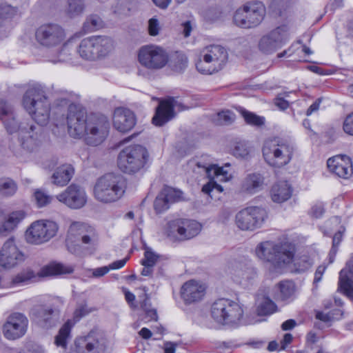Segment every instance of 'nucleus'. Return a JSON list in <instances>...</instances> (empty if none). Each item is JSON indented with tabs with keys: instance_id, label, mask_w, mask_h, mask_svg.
I'll return each instance as SVG.
<instances>
[{
	"instance_id": "obj_56",
	"label": "nucleus",
	"mask_w": 353,
	"mask_h": 353,
	"mask_svg": "<svg viewBox=\"0 0 353 353\" xmlns=\"http://www.w3.org/2000/svg\"><path fill=\"white\" fill-rule=\"evenodd\" d=\"M70 339V332H59L55 337L54 343L57 346H60L65 349L67 343Z\"/></svg>"
},
{
	"instance_id": "obj_45",
	"label": "nucleus",
	"mask_w": 353,
	"mask_h": 353,
	"mask_svg": "<svg viewBox=\"0 0 353 353\" xmlns=\"http://www.w3.org/2000/svg\"><path fill=\"white\" fill-rule=\"evenodd\" d=\"M18 189L16 182L10 178L0 179V196L9 197L15 194Z\"/></svg>"
},
{
	"instance_id": "obj_8",
	"label": "nucleus",
	"mask_w": 353,
	"mask_h": 353,
	"mask_svg": "<svg viewBox=\"0 0 353 353\" xmlns=\"http://www.w3.org/2000/svg\"><path fill=\"white\" fill-rule=\"evenodd\" d=\"M148 158L147 150L140 145L123 148L118 156V165L126 173H134L142 169Z\"/></svg>"
},
{
	"instance_id": "obj_5",
	"label": "nucleus",
	"mask_w": 353,
	"mask_h": 353,
	"mask_svg": "<svg viewBox=\"0 0 353 353\" xmlns=\"http://www.w3.org/2000/svg\"><path fill=\"white\" fill-rule=\"evenodd\" d=\"M294 146L289 141L274 138L264 142L262 152L265 161L271 166L281 168L291 161Z\"/></svg>"
},
{
	"instance_id": "obj_62",
	"label": "nucleus",
	"mask_w": 353,
	"mask_h": 353,
	"mask_svg": "<svg viewBox=\"0 0 353 353\" xmlns=\"http://www.w3.org/2000/svg\"><path fill=\"white\" fill-rule=\"evenodd\" d=\"M221 17V12L217 9H210L205 14V18L207 20L210 21H216L220 19Z\"/></svg>"
},
{
	"instance_id": "obj_32",
	"label": "nucleus",
	"mask_w": 353,
	"mask_h": 353,
	"mask_svg": "<svg viewBox=\"0 0 353 353\" xmlns=\"http://www.w3.org/2000/svg\"><path fill=\"white\" fill-rule=\"evenodd\" d=\"M74 170L71 165L64 164L58 167L52 175V182L57 186H65L72 179Z\"/></svg>"
},
{
	"instance_id": "obj_38",
	"label": "nucleus",
	"mask_w": 353,
	"mask_h": 353,
	"mask_svg": "<svg viewBox=\"0 0 353 353\" xmlns=\"http://www.w3.org/2000/svg\"><path fill=\"white\" fill-rule=\"evenodd\" d=\"M228 299H219L211 305L210 314L214 321L221 325H223L226 312L227 302Z\"/></svg>"
},
{
	"instance_id": "obj_2",
	"label": "nucleus",
	"mask_w": 353,
	"mask_h": 353,
	"mask_svg": "<svg viewBox=\"0 0 353 353\" xmlns=\"http://www.w3.org/2000/svg\"><path fill=\"white\" fill-rule=\"evenodd\" d=\"M255 253L260 260L268 264L270 271L280 272L292 262L294 250L288 243L265 241L256 245Z\"/></svg>"
},
{
	"instance_id": "obj_58",
	"label": "nucleus",
	"mask_w": 353,
	"mask_h": 353,
	"mask_svg": "<svg viewBox=\"0 0 353 353\" xmlns=\"http://www.w3.org/2000/svg\"><path fill=\"white\" fill-rule=\"evenodd\" d=\"M101 20L97 16H90L85 22V26L88 28L90 30H93L94 29L98 28L100 26Z\"/></svg>"
},
{
	"instance_id": "obj_50",
	"label": "nucleus",
	"mask_w": 353,
	"mask_h": 353,
	"mask_svg": "<svg viewBox=\"0 0 353 353\" xmlns=\"http://www.w3.org/2000/svg\"><path fill=\"white\" fill-rule=\"evenodd\" d=\"M161 191L170 204L183 200V192L179 190L165 187Z\"/></svg>"
},
{
	"instance_id": "obj_31",
	"label": "nucleus",
	"mask_w": 353,
	"mask_h": 353,
	"mask_svg": "<svg viewBox=\"0 0 353 353\" xmlns=\"http://www.w3.org/2000/svg\"><path fill=\"white\" fill-rule=\"evenodd\" d=\"M0 233L12 230L25 217L23 211H15L6 215L0 210Z\"/></svg>"
},
{
	"instance_id": "obj_59",
	"label": "nucleus",
	"mask_w": 353,
	"mask_h": 353,
	"mask_svg": "<svg viewBox=\"0 0 353 353\" xmlns=\"http://www.w3.org/2000/svg\"><path fill=\"white\" fill-rule=\"evenodd\" d=\"M141 307L151 319H156L157 318V312L154 309L150 308V303L148 298L142 302Z\"/></svg>"
},
{
	"instance_id": "obj_10",
	"label": "nucleus",
	"mask_w": 353,
	"mask_h": 353,
	"mask_svg": "<svg viewBox=\"0 0 353 353\" xmlns=\"http://www.w3.org/2000/svg\"><path fill=\"white\" fill-rule=\"evenodd\" d=\"M196 165L198 168H202L209 178V181L203 186L202 192L210 195L211 197H212L211 193L214 190L218 192L223 191V187L218 184L217 181L226 182L232 177L231 172L228 170L230 166L229 163H225L223 167H219L216 165H206L197 162Z\"/></svg>"
},
{
	"instance_id": "obj_21",
	"label": "nucleus",
	"mask_w": 353,
	"mask_h": 353,
	"mask_svg": "<svg viewBox=\"0 0 353 353\" xmlns=\"http://www.w3.org/2000/svg\"><path fill=\"white\" fill-rule=\"evenodd\" d=\"M206 286L196 280L186 281L181 288V299L186 304L196 303L203 299L205 294Z\"/></svg>"
},
{
	"instance_id": "obj_47",
	"label": "nucleus",
	"mask_w": 353,
	"mask_h": 353,
	"mask_svg": "<svg viewBox=\"0 0 353 353\" xmlns=\"http://www.w3.org/2000/svg\"><path fill=\"white\" fill-rule=\"evenodd\" d=\"M252 148L244 141L236 142L232 149V154L237 158L245 159L250 156Z\"/></svg>"
},
{
	"instance_id": "obj_53",
	"label": "nucleus",
	"mask_w": 353,
	"mask_h": 353,
	"mask_svg": "<svg viewBox=\"0 0 353 353\" xmlns=\"http://www.w3.org/2000/svg\"><path fill=\"white\" fill-rule=\"evenodd\" d=\"M188 63L185 54L177 52L173 58V68L177 72H181L187 68Z\"/></svg>"
},
{
	"instance_id": "obj_25",
	"label": "nucleus",
	"mask_w": 353,
	"mask_h": 353,
	"mask_svg": "<svg viewBox=\"0 0 353 353\" xmlns=\"http://www.w3.org/2000/svg\"><path fill=\"white\" fill-rule=\"evenodd\" d=\"M327 165L331 172L343 179H348L353 174L351 159L346 155H336L328 159Z\"/></svg>"
},
{
	"instance_id": "obj_6",
	"label": "nucleus",
	"mask_w": 353,
	"mask_h": 353,
	"mask_svg": "<svg viewBox=\"0 0 353 353\" xmlns=\"http://www.w3.org/2000/svg\"><path fill=\"white\" fill-rule=\"evenodd\" d=\"M24 108L40 125H46L50 119V105L43 92L36 88H29L23 98Z\"/></svg>"
},
{
	"instance_id": "obj_28",
	"label": "nucleus",
	"mask_w": 353,
	"mask_h": 353,
	"mask_svg": "<svg viewBox=\"0 0 353 353\" xmlns=\"http://www.w3.org/2000/svg\"><path fill=\"white\" fill-rule=\"evenodd\" d=\"M339 288L347 296L353 299V256L339 273Z\"/></svg>"
},
{
	"instance_id": "obj_14",
	"label": "nucleus",
	"mask_w": 353,
	"mask_h": 353,
	"mask_svg": "<svg viewBox=\"0 0 353 353\" xmlns=\"http://www.w3.org/2000/svg\"><path fill=\"white\" fill-rule=\"evenodd\" d=\"M290 37V30L286 25L279 26L260 39L259 49L264 54H272L286 44Z\"/></svg>"
},
{
	"instance_id": "obj_24",
	"label": "nucleus",
	"mask_w": 353,
	"mask_h": 353,
	"mask_svg": "<svg viewBox=\"0 0 353 353\" xmlns=\"http://www.w3.org/2000/svg\"><path fill=\"white\" fill-rule=\"evenodd\" d=\"M113 126L119 132L125 133L131 130L137 123L134 113L125 108H117L113 114Z\"/></svg>"
},
{
	"instance_id": "obj_9",
	"label": "nucleus",
	"mask_w": 353,
	"mask_h": 353,
	"mask_svg": "<svg viewBox=\"0 0 353 353\" xmlns=\"http://www.w3.org/2000/svg\"><path fill=\"white\" fill-rule=\"evenodd\" d=\"M265 15V8L262 3H247L235 11L233 22L242 28H253L262 22Z\"/></svg>"
},
{
	"instance_id": "obj_44",
	"label": "nucleus",
	"mask_w": 353,
	"mask_h": 353,
	"mask_svg": "<svg viewBox=\"0 0 353 353\" xmlns=\"http://www.w3.org/2000/svg\"><path fill=\"white\" fill-rule=\"evenodd\" d=\"M85 9L83 0H67L64 12L70 18H74L83 14Z\"/></svg>"
},
{
	"instance_id": "obj_57",
	"label": "nucleus",
	"mask_w": 353,
	"mask_h": 353,
	"mask_svg": "<svg viewBox=\"0 0 353 353\" xmlns=\"http://www.w3.org/2000/svg\"><path fill=\"white\" fill-rule=\"evenodd\" d=\"M34 273L31 270H27L18 274L14 281L15 283H21L29 281L34 277Z\"/></svg>"
},
{
	"instance_id": "obj_64",
	"label": "nucleus",
	"mask_w": 353,
	"mask_h": 353,
	"mask_svg": "<svg viewBox=\"0 0 353 353\" xmlns=\"http://www.w3.org/2000/svg\"><path fill=\"white\" fill-rule=\"evenodd\" d=\"M324 212V208L321 203H316L314 205L310 210V214L316 217H320Z\"/></svg>"
},
{
	"instance_id": "obj_7",
	"label": "nucleus",
	"mask_w": 353,
	"mask_h": 353,
	"mask_svg": "<svg viewBox=\"0 0 353 353\" xmlns=\"http://www.w3.org/2000/svg\"><path fill=\"white\" fill-rule=\"evenodd\" d=\"M81 242L86 249L94 247L98 242V236L95 229L81 222H73L71 223L67 238V247L68 250L76 254L81 255L82 250L81 245L77 243L74 245V241Z\"/></svg>"
},
{
	"instance_id": "obj_22",
	"label": "nucleus",
	"mask_w": 353,
	"mask_h": 353,
	"mask_svg": "<svg viewBox=\"0 0 353 353\" xmlns=\"http://www.w3.org/2000/svg\"><path fill=\"white\" fill-rule=\"evenodd\" d=\"M0 119L9 134L21 131L26 124L20 122L14 113L12 106L0 99Z\"/></svg>"
},
{
	"instance_id": "obj_20",
	"label": "nucleus",
	"mask_w": 353,
	"mask_h": 353,
	"mask_svg": "<svg viewBox=\"0 0 353 353\" xmlns=\"http://www.w3.org/2000/svg\"><path fill=\"white\" fill-rule=\"evenodd\" d=\"M230 274L234 282L246 285L257 276L256 268L250 263L235 261L230 265Z\"/></svg>"
},
{
	"instance_id": "obj_60",
	"label": "nucleus",
	"mask_w": 353,
	"mask_h": 353,
	"mask_svg": "<svg viewBox=\"0 0 353 353\" xmlns=\"http://www.w3.org/2000/svg\"><path fill=\"white\" fill-rule=\"evenodd\" d=\"M343 128L346 134L353 136V112L346 117Z\"/></svg>"
},
{
	"instance_id": "obj_18",
	"label": "nucleus",
	"mask_w": 353,
	"mask_h": 353,
	"mask_svg": "<svg viewBox=\"0 0 353 353\" xmlns=\"http://www.w3.org/2000/svg\"><path fill=\"white\" fill-rule=\"evenodd\" d=\"M42 129L35 125L26 124L19 132V140L23 150L26 152L36 151L41 143Z\"/></svg>"
},
{
	"instance_id": "obj_34",
	"label": "nucleus",
	"mask_w": 353,
	"mask_h": 353,
	"mask_svg": "<svg viewBox=\"0 0 353 353\" xmlns=\"http://www.w3.org/2000/svg\"><path fill=\"white\" fill-rule=\"evenodd\" d=\"M292 194V188L287 181H280L273 185L271 197L274 202L283 203L288 200Z\"/></svg>"
},
{
	"instance_id": "obj_29",
	"label": "nucleus",
	"mask_w": 353,
	"mask_h": 353,
	"mask_svg": "<svg viewBox=\"0 0 353 353\" xmlns=\"http://www.w3.org/2000/svg\"><path fill=\"white\" fill-rule=\"evenodd\" d=\"M227 303V310L223 325L236 326L241 324L244 313L242 305L239 303L229 299Z\"/></svg>"
},
{
	"instance_id": "obj_13",
	"label": "nucleus",
	"mask_w": 353,
	"mask_h": 353,
	"mask_svg": "<svg viewBox=\"0 0 353 353\" xmlns=\"http://www.w3.org/2000/svg\"><path fill=\"white\" fill-rule=\"evenodd\" d=\"M59 226L54 221L39 220L33 222L26 232L27 241L39 245L48 242L57 233Z\"/></svg>"
},
{
	"instance_id": "obj_42",
	"label": "nucleus",
	"mask_w": 353,
	"mask_h": 353,
	"mask_svg": "<svg viewBox=\"0 0 353 353\" xmlns=\"http://www.w3.org/2000/svg\"><path fill=\"white\" fill-rule=\"evenodd\" d=\"M342 314L343 312L341 309H337L328 313L317 311L316 312V318L319 321L318 323L321 325L319 327V329H324L330 326L332 322L334 320L339 319Z\"/></svg>"
},
{
	"instance_id": "obj_26",
	"label": "nucleus",
	"mask_w": 353,
	"mask_h": 353,
	"mask_svg": "<svg viewBox=\"0 0 353 353\" xmlns=\"http://www.w3.org/2000/svg\"><path fill=\"white\" fill-rule=\"evenodd\" d=\"M176 101L174 98L161 101L157 108L156 113L152 118V123L161 126L174 117V108L176 106Z\"/></svg>"
},
{
	"instance_id": "obj_40",
	"label": "nucleus",
	"mask_w": 353,
	"mask_h": 353,
	"mask_svg": "<svg viewBox=\"0 0 353 353\" xmlns=\"http://www.w3.org/2000/svg\"><path fill=\"white\" fill-rule=\"evenodd\" d=\"M73 272V268L70 266H65L64 265L59 263H52L48 265L43 267L38 275L39 276H49L61 274L71 273Z\"/></svg>"
},
{
	"instance_id": "obj_39",
	"label": "nucleus",
	"mask_w": 353,
	"mask_h": 353,
	"mask_svg": "<svg viewBox=\"0 0 353 353\" xmlns=\"http://www.w3.org/2000/svg\"><path fill=\"white\" fill-rule=\"evenodd\" d=\"M78 52L83 59L90 61L97 59L92 37L85 38L81 41Z\"/></svg>"
},
{
	"instance_id": "obj_1",
	"label": "nucleus",
	"mask_w": 353,
	"mask_h": 353,
	"mask_svg": "<svg viewBox=\"0 0 353 353\" xmlns=\"http://www.w3.org/2000/svg\"><path fill=\"white\" fill-rule=\"evenodd\" d=\"M67 124L69 134L77 139H83L90 145L96 146L106 139L110 123L103 114H87L85 108L75 104L68 107Z\"/></svg>"
},
{
	"instance_id": "obj_30",
	"label": "nucleus",
	"mask_w": 353,
	"mask_h": 353,
	"mask_svg": "<svg viewBox=\"0 0 353 353\" xmlns=\"http://www.w3.org/2000/svg\"><path fill=\"white\" fill-rule=\"evenodd\" d=\"M51 309L39 307L32 312V323L34 329H50L54 324Z\"/></svg>"
},
{
	"instance_id": "obj_33",
	"label": "nucleus",
	"mask_w": 353,
	"mask_h": 353,
	"mask_svg": "<svg viewBox=\"0 0 353 353\" xmlns=\"http://www.w3.org/2000/svg\"><path fill=\"white\" fill-rule=\"evenodd\" d=\"M29 321L22 313L14 312L8 316L3 325L4 331H26Z\"/></svg>"
},
{
	"instance_id": "obj_46",
	"label": "nucleus",
	"mask_w": 353,
	"mask_h": 353,
	"mask_svg": "<svg viewBox=\"0 0 353 353\" xmlns=\"http://www.w3.org/2000/svg\"><path fill=\"white\" fill-rule=\"evenodd\" d=\"M237 110L241 115L243 117L244 121L247 124L256 127H260L264 125V117L258 116L256 114L249 112L241 107L237 108Z\"/></svg>"
},
{
	"instance_id": "obj_55",
	"label": "nucleus",
	"mask_w": 353,
	"mask_h": 353,
	"mask_svg": "<svg viewBox=\"0 0 353 353\" xmlns=\"http://www.w3.org/2000/svg\"><path fill=\"white\" fill-rule=\"evenodd\" d=\"M17 9L8 4L0 5V23L3 20L12 18L17 14Z\"/></svg>"
},
{
	"instance_id": "obj_23",
	"label": "nucleus",
	"mask_w": 353,
	"mask_h": 353,
	"mask_svg": "<svg viewBox=\"0 0 353 353\" xmlns=\"http://www.w3.org/2000/svg\"><path fill=\"white\" fill-rule=\"evenodd\" d=\"M274 288L276 300L285 304H290L295 301L299 293L296 283L289 279L279 281L275 285Z\"/></svg>"
},
{
	"instance_id": "obj_49",
	"label": "nucleus",
	"mask_w": 353,
	"mask_h": 353,
	"mask_svg": "<svg viewBox=\"0 0 353 353\" xmlns=\"http://www.w3.org/2000/svg\"><path fill=\"white\" fill-rule=\"evenodd\" d=\"M34 197L37 205L39 208L44 207L50 203L53 197L43 190L38 189L34 193Z\"/></svg>"
},
{
	"instance_id": "obj_36",
	"label": "nucleus",
	"mask_w": 353,
	"mask_h": 353,
	"mask_svg": "<svg viewBox=\"0 0 353 353\" xmlns=\"http://www.w3.org/2000/svg\"><path fill=\"white\" fill-rule=\"evenodd\" d=\"M163 233L166 238L171 242H182L181 219L168 221L164 228Z\"/></svg>"
},
{
	"instance_id": "obj_3",
	"label": "nucleus",
	"mask_w": 353,
	"mask_h": 353,
	"mask_svg": "<svg viewBox=\"0 0 353 353\" xmlns=\"http://www.w3.org/2000/svg\"><path fill=\"white\" fill-rule=\"evenodd\" d=\"M125 188L126 181L122 175L108 173L97 181L94 188V195L100 202L112 203L123 196Z\"/></svg>"
},
{
	"instance_id": "obj_12",
	"label": "nucleus",
	"mask_w": 353,
	"mask_h": 353,
	"mask_svg": "<svg viewBox=\"0 0 353 353\" xmlns=\"http://www.w3.org/2000/svg\"><path fill=\"white\" fill-rule=\"evenodd\" d=\"M268 219L266 210L252 206L239 211L235 216L236 227L243 231H254L261 228Z\"/></svg>"
},
{
	"instance_id": "obj_4",
	"label": "nucleus",
	"mask_w": 353,
	"mask_h": 353,
	"mask_svg": "<svg viewBox=\"0 0 353 353\" xmlns=\"http://www.w3.org/2000/svg\"><path fill=\"white\" fill-rule=\"evenodd\" d=\"M228 60V52L219 45H210L200 52L196 63L197 70L203 74H212L221 70Z\"/></svg>"
},
{
	"instance_id": "obj_43",
	"label": "nucleus",
	"mask_w": 353,
	"mask_h": 353,
	"mask_svg": "<svg viewBox=\"0 0 353 353\" xmlns=\"http://www.w3.org/2000/svg\"><path fill=\"white\" fill-rule=\"evenodd\" d=\"M276 309V305L270 298L263 296L257 299L256 313L258 315H270L275 312Z\"/></svg>"
},
{
	"instance_id": "obj_16",
	"label": "nucleus",
	"mask_w": 353,
	"mask_h": 353,
	"mask_svg": "<svg viewBox=\"0 0 353 353\" xmlns=\"http://www.w3.org/2000/svg\"><path fill=\"white\" fill-rule=\"evenodd\" d=\"M56 199L70 209L82 208L87 203V194L80 185L72 183L56 196Z\"/></svg>"
},
{
	"instance_id": "obj_15",
	"label": "nucleus",
	"mask_w": 353,
	"mask_h": 353,
	"mask_svg": "<svg viewBox=\"0 0 353 353\" xmlns=\"http://www.w3.org/2000/svg\"><path fill=\"white\" fill-rule=\"evenodd\" d=\"M74 344L77 353H106L110 342L102 332H88L77 338Z\"/></svg>"
},
{
	"instance_id": "obj_27",
	"label": "nucleus",
	"mask_w": 353,
	"mask_h": 353,
	"mask_svg": "<svg viewBox=\"0 0 353 353\" xmlns=\"http://www.w3.org/2000/svg\"><path fill=\"white\" fill-rule=\"evenodd\" d=\"M265 186V178L260 173L248 174L241 181L240 191L252 195L262 190Z\"/></svg>"
},
{
	"instance_id": "obj_52",
	"label": "nucleus",
	"mask_w": 353,
	"mask_h": 353,
	"mask_svg": "<svg viewBox=\"0 0 353 353\" xmlns=\"http://www.w3.org/2000/svg\"><path fill=\"white\" fill-rule=\"evenodd\" d=\"M313 263V259L310 256L303 254L296 259L295 265L299 272H304L309 269Z\"/></svg>"
},
{
	"instance_id": "obj_54",
	"label": "nucleus",
	"mask_w": 353,
	"mask_h": 353,
	"mask_svg": "<svg viewBox=\"0 0 353 353\" xmlns=\"http://www.w3.org/2000/svg\"><path fill=\"white\" fill-rule=\"evenodd\" d=\"M170 203L168 200L166 199L162 191H161L154 201V206L155 210L158 213H161L168 210L170 208Z\"/></svg>"
},
{
	"instance_id": "obj_63",
	"label": "nucleus",
	"mask_w": 353,
	"mask_h": 353,
	"mask_svg": "<svg viewBox=\"0 0 353 353\" xmlns=\"http://www.w3.org/2000/svg\"><path fill=\"white\" fill-rule=\"evenodd\" d=\"M326 269H327L326 265L322 264V265L318 266V268H316V272L314 273V284H317L322 280L323 275L324 272H325Z\"/></svg>"
},
{
	"instance_id": "obj_17",
	"label": "nucleus",
	"mask_w": 353,
	"mask_h": 353,
	"mask_svg": "<svg viewBox=\"0 0 353 353\" xmlns=\"http://www.w3.org/2000/svg\"><path fill=\"white\" fill-rule=\"evenodd\" d=\"M65 38L63 30L58 25H44L36 32V39L46 47H54L61 44Z\"/></svg>"
},
{
	"instance_id": "obj_19",
	"label": "nucleus",
	"mask_w": 353,
	"mask_h": 353,
	"mask_svg": "<svg viewBox=\"0 0 353 353\" xmlns=\"http://www.w3.org/2000/svg\"><path fill=\"white\" fill-rule=\"evenodd\" d=\"M24 259L23 254L19 250L14 240L8 239L0 249V265L10 269Z\"/></svg>"
},
{
	"instance_id": "obj_51",
	"label": "nucleus",
	"mask_w": 353,
	"mask_h": 353,
	"mask_svg": "<svg viewBox=\"0 0 353 353\" xmlns=\"http://www.w3.org/2000/svg\"><path fill=\"white\" fill-rule=\"evenodd\" d=\"M159 259V255L154 252L151 248H146L144 252V257L141 260V265H146L154 267Z\"/></svg>"
},
{
	"instance_id": "obj_11",
	"label": "nucleus",
	"mask_w": 353,
	"mask_h": 353,
	"mask_svg": "<svg viewBox=\"0 0 353 353\" xmlns=\"http://www.w3.org/2000/svg\"><path fill=\"white\" fill-rule=\"evenodd\" d=\"M138 61L141 65L150 70H158L164 68L169 61V55L162 47L148 45L140 48Z\"/></svg>"
},
{
	"instance_id": "obj_41",
	"label": "nucleus",
	"mask_w": 353,
	"mask_h": 353,
	"mask_svg": "<svg viewBox=\"0 0 353 353\" xmlns=\"http://www.w3.org/2000/svg\"><path fill=\"white\" fill-rule=\"evenodd\" d=\"M94 310V308L88 307L85 303L79 305L74 312L73 319L65 322L59 331H70L77 322Z\"/></svg>"
},
{
	"instance_id": "obj_37",
	"label": "nucleus",
	"mask_w": 353,
	"mask_h": 353,
	"mask_svg": "<svg viewBox=\"0 0 353 353\" xmlns=\"http://www.w3.org/2000/svg\"><path fill=\"white\" fill-rule=\"evenodd\" d=\"M183 241L197 236L201 230V225L195 220L181 219Z\"/></svg>"
},
{
	"instance_id": "obj_35",
	"label": "nucleus",
	"mask_w": 353,
	"mask_h": 353,
	"mask_svg": "<svg viewBox=\"0 0 353 353\" xmlns=\"http://www.w3.org/2000/svg\"><path fill=\"white\" fill-rule=\"evenodd\" d=\"M97 59L105 57L110 54L114 50L113 40L106 36L92 37Z\"/></svg>"
},
{
	"instance_id": "obj_61",
	"label": "nucleus",
	"mask_w": 353,
	"mask_h": 353,
	"mask_svg": "<svg viewBox=\"0 0 353 353\" xmlns=\"http://www.w3.org/2000/svg\"><path fill=\"white\" fill-rule=\"evenodd\" d=\"M160 26L158 20L152 18L148 21V31L151 36H157L159 34Z\"/></svg>"
},
{
	"instance_id": "obj_48",
	"label": "nucleus",
	"mask_w": 353,
	"mask_h": 353,
	"mask_svg": "<svg viewBox=\"0 0 353 353\" xmlns=\"http://www.w3.org/2000/svg\"><path fill=\"white\" fill-rule=\"evenodd\" d=\"M235 119V114L230 110H223L219 112L214 119L216 125H229Z\"/></svg>"
}]
</instances>
